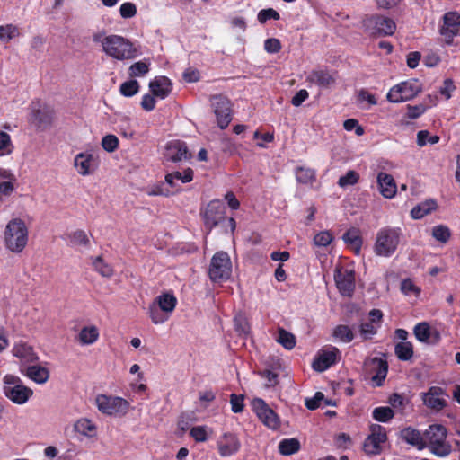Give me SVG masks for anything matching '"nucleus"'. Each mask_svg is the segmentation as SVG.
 I'll return each instance as SVG.
<instances>
[{
	"label": "nucleus",
	"instance_id": "4d7b16f0",
	"mask_svg": "<svg viewBox=\"0 0 460 460\" xmlns=\"http://www.w3.org/2000/svg\"><path fill=\"white\" fill-rule=\"evenodd\" d=\"M118 146L119 139L114 135H106L102 140V148L109 153L115 151L118 148Z\"/></svg>",
	"mask_w": 460,
	"mask_h": 460
},
{
	"label": "nucleus",
	"instance_id": "bf43d9fd",
	"mask_svg": "<svg viewBox=\"0 0 460 460\" xmlns=\"http://www.w3.org/2000/svg\"><path fill=\"white\" fill-rule=\"evenodd\" d=\"M190 434L197 442H205L208 439L207 428L204 426L193 427Z\"/></svg>",
	"mask_w": 460,
	"mask_h": 460
},
{
	"label": "nucleus",
	"instance_id": "3c124183",
	"mask_svg": "<svg viewBox=\"0 0 460 460\" xmlns=\"http://www.w3.org/2000/svg\"><path fill=\"white\" fill-rule=\"evenodd\" d=\"M439 141L438 136H430L427 130H420L417 134V144L420 146H424L427 144H437Z\"/></svg>",
	"mask_w": 460,
	"mask_h": 460
},
{
	"label": "nucleus",
	"instance_id": "6e6552de",
	"mask_svg": "<svg viewBox=\"0 0 460 460\" xmlns=\"http://www.w3.org/2000/svg\"><path fill=\"white\" fill-rule=\"evenodd\" d=\"M422 91V84L418 79H409L393 86L388 93L390 102L399 103L413 99Z\"/></svg>",
	"mask_w": 460,
	"mask_h": 460
},
{
	"label": "nucleus",
	"instance_id": "5701e85b",
	"mask_svg": "<svg viewBox=\"0 0 460 460\" xmlns=\"http://www.w3.org/2000/svg\"><path fill=\"white\" fill-rule=\"evenodd\" d=\"M164 155L168 160L172 162H180L190 157V154L185 143L179 140L171 141L167 144Z\"/></svg>",
	"mask_w": 460,
	"mask_h": 460
},
{
	"label": "nucleus",
	"instance_id": "20e7f679",
	"mask_svg": "<svg viewBox=\"0 0 460 460\" xmlns=\"http://www.w3.org/2000/svg\"><path fill=\"white\" fill-rule=\"evenodd\" d=\"M447 429L440 424L430 425L424 432L429 450L438 457H446L452 451V446L447 440Z\"/></svg>",
	"mask_w": 460,
	"mask_h": 460
},
{
	"label": "nucleus",
	"instance_id": "338daca9",
	"mask_svg": "<svg viewBox=\"0 0 460 460\" xmlns=\"http://www.w3.org/2000/svg\"><path fill=\"white\" fill-rule=\"evenodd\" d=\"M401 289L405 295H419L420 291L411 279H404L402 282Z\"/></svg>",
	"mask_w": 460,
	"mask_h": 460
},
{
	"label": "nucleus",
	"instance_id": "a211bd4d",
	"mask_svg": "<svg viewBox=\"0 0 460 460\" xmlns=\"http://www.w3.org/2000/svg\"><path fill=\"white\" fill-rule=\"evenodd\" d=\"M212 105L217 117V125L221 128H226L232 119L229 100L222 96H215Z\"/></svg>",
	"mask_w": 460,
	"mask_h": 460
},
{
	"label": "nucleus",
	"instance_id": "6ab92c4d",
	"mask_svg": "<svg viewBox=\"0 0 460 460\" xmlns=\"http://www.w3.org/2000/svg\"><path fill=\"white\" fill-rule=\"evenodd\" d=\"M217 446L219 455L223 457H228L240 450L241 442L235 434L226 432L218 438Z\"/></svg>",
	"mask_w": 460,
	"mask_h": 460
},
{
	"label": "nucleus",
	"instance_id": "09e8293b",
	"mask_svg": "<svg viewBox=\"0 0 460 460\" xmlns=\"http://www.w3.org/2000/svg\"><path fill=\"white\" fill-rule=\"evenodd\" d=\"M432 236L437 241H439V242L445 243L449 240V238L451 236V232L447 226L439 225V226H436L433 227Z\"/></svg>",
	"mask_w": 460,
	"mask_h": 460
},
{
	"label": "nucleus",
	"instance_id": "e2e57ef3",
	"mask_svg": "<svg viewBox=\"0 0 460 460\" xmlns=\"http://www.w3.org/2000/svg\"><path fill=\"white\" fill-rule=\"evenodd\" d=\"M231 409L234 412L239 413L243 410V396L237 394H231L230 397Z\"/></svg>",
	"mask_w": 460,
	"mask_h": 460
},
{
	"label": "nucleus",
	"instance_id": "2eb2a0df",
	"mask_svg": "<svg viewBox=\"0 0 460 460\" xmlns=\"http://www.w3.org/2000/svg\"><path fill=\"white\" fill-rule=\"evenodd\" d=\"M364 25L370 33L378 36L392 35L396 29L394 22L384 16L369 17L365 20Z\"/></svg>",
	"mask_w": 460,
	"mask_h": 460
},
{
	"label": "nucleus",
	"instance_id": "de8ad7c7",
	"mask_svg": "<svg viewBox=\"0 0 460 460\" xmlns=\"http://www.w3.org/2000/svg\"><path fill=\"white\" fill-rule=\"evenodd\" d=\"M139 91V84L136 80H129L121 84L119 87L120 93L125 97H131Z\"/></svg>",
	"mask_w": 460,
	"mask_h": 460
},
{
	"label": "nucleus",
	"instance_id": "9d476101",
	"mask_svg": "<svg viewBox=\"0 0 460 460\" xmlns=\"http://www.w3.org/2000/svg\"><path fill=\"white\" fill-rule=\"evenodd\" d=\"M232 273V263L228 254L225 252H217L210 263L209 277L213 281H221L229 279Z\"/></svg>",
	"mask_w": 460,
	"mask_h": 460
},
{
	"label": "nucleus",
	"instance_id": "a19ab883",
	"mask_svg": "<svg viewBox=\"0 0 460 460\" xmlns=\"http://www.w3.org/2000/svg\"><path fill=\"white\" fill-rule=\"evenodd\" d=\"M332 335L335 339L348 343L354 339L352 330L348 325H338L334 328Z\"/></svg>",
	"mask_w": 460,
	"mask_h": 460
},
{
	"label": "nucleus",
	"instance_id": "412c9836",
	"mask_svg": "<svg viewBox=\"0 0 460 460\" xmlns=\"http://www.w3.org/2000/svg\"><path fill=\"white\" fill-rule=\"evenodd\" d=\"M421 396L424 404L432 410L439 411L446 406L445 392L441 387L432 386Z\"/></svg>",
	"mask_w": 460,
	"mask_h": 460
},
{
	"label": "nucleus",
	"instance_id": "bb28decb",
	"mask_svg": "<svg viewBox=\"0 0 460 460\" xmlns=\"http://www.w3.org/2000/svg\"><path fill=\"white\" fill-rule=\"evenodd\" d=\"M152 94L159 99L166 98L172 92V83L165 76H156L149 83Z\"/></svg>",
	"mask_w": 460,
	"mask_h": 460
},
{
	"label": "nucleus",
	"instance_id": "58836bf2",
	"mask_svg": "<svg viewBox=\"0 0 460 460\" xmlns=\"http://www.w3.org/2000/svg\"><path fill=\"white\" fill-rule=\"evenodd\" d=\"M394 352L399 359L403 361L409 360L413 355L412 344L408 341H401L395 345Z\"/></svg>",
	"mask_w": 460,
	"mask_h": 460
},
{
	"label": "nucleus",
	"instance_id": "5fc2aeb1",
	"mask_svg": "<svg viewBox=\"0 0 460 460\" xmlns=\"http://www.w3.org/2000/svg\"><path fill=\"white\" fill-rule=\"evenodd\" d=\"M119 14L123 19H130L137 14V6L131 2H125L119 7Z\"/></svg>",
	"mask_w": 460,
	"mask_h": 460
},
{
	"label": "nucleus",
	"instance_id": "ddd939ff",
	"mask_svg": "<svg viewBox=\"0 0 460 460\" xmlns=\"http://www.w3.org/2000/svg\"><path fill=\"white\" fill-rule=\"evenodd\" d=\"M252 405L257 417L266 427L273 430L279 428L280 420L278 414L262 399H254Z\"/></svg>",
	"mask_w": 460,
	"mask_h": 460
},
{
	"label": "nucleus",
	"instance_id": "e433bc0d",
	"mask_svg": "<svg viewBox=\"0 0 460 460\" xmlns=\"http://www.w3.org/2000/svg\"><path fill=\"white\" fill-rule=\"evenodd\" d=\"M300 448V442L296 438H285L279 444V451L283 456H290Z\"/></svg>",
	"mask_w": 460,
	"mask_h": 460
},
{
	"label": "nucleus",
	"instance_id": "72a5a7b5",
	"mask_svg": "<svg viewBox=\"0 0 460 460\" xmlns=\"http://www.w3.org/2000/svg\"><path fill=\"white\" fill-rule=\"evenodd\" d=\"M401 438L406 443L417 447L419 448L423 446L424 436L422 437L420 431L417 429L408 427L401 431Z\"/></svg>",
	"mask_w": 460,
	"mask_h": 460
},
{
	"label": "nucleus",
	"instance_id": "052dcab7",
	"mask_svg": "<svg viewBox=\"0 0 460 460\" xmlns=\"http://www.w3.org/2000/svg\"><path fill=\"white\" fill-rule=\"evenodd\" d=\"M270 19L279 20V13L271 8L264 9V10H261L259 12L258 21L261 23H264Z\"/></svg>",
	"mask_w": 460,
	"mask_h": 460
},
{
	"label": "nucleus",
	"instance_id": "13d9d810",
	"mask_svg": "<svg viewBox=\"0 0 460 460\" xmlns=\"http://www.w3.org/2000/svg\"><path fill=\"white\" fill-rule=\"evenodd\" d=\"M378 326L373 323H363L360 324L359 332L364 340L371 339L376 333Z\"/></svg>",
	"mask_w": 460,
	"mask_h": 460
},
{
	"label": "nucleus",
	"instance_id": "7ed1b4c3",
	"mask_svg": "<svg viewBox=\"0 0 460 460\" xmlns=\"http://www.w3.org/2000/svg\"><path fill=\"white\" fill-rule=\"evenodd\" d=\"M402 238L400 227L385 226L376 233L373 252L378 257L389 258L393 256Z\"/></svg>",
	"mask_w": 460,
	"mask_h": 460
},
{
	"label": "nucleus",
	"instance_id": "680f3d73",
	"mask_svg": "<svg viewBox=\"0 0 460 460\" xmlns=\"http://www.w3.org/2000/svg\"><path fill=\"white\" fill-rule=\"evenodd\" d=\"M427 108L428 107L425 104H419L415 106L408 105L407 116L412 119H417L426 111Z\"/></svg>",
	"mask_w": 460,
	"mask_h": 460
},
{
	"label": "nucleus",
	"instance_id": "0eeeda50",
	"mask_svg": "<svg viewBox=\"0 0 460 460\" xmlns=\"http://www.w3.org/2000/svg\"><path fill=\"white\" fill-rule=\"evenodd\" d=\"M4 394L13 402L21 405L28 402L33 392L18 376L6 375L4 377Z\"/></svg>",
	"mask_w": 460,
	"mask_h": 460
},
{
	"label": "nucleus",
	"instance_id": "423d86ee",
	"mask_svg": "<svg viewBox=\"0 0 460 460\" xmlns=\"http://www.w3.org/2000/svg\"><path fill=\"white\" fill-rule=\"evenodd\" d=\"M97 409L105 415L122 417L130 410V402L119 396L99 394L95 398Z\"/></svg>",
	"mask_w": 460,
	"mask_h": 460
},
{
	"label": "nucleus",
	"instance_id": "ea45409f",
	"mask_svg": "<svg viewBox=\"0 0 460 460\" xmlns=\"http://www.w3.org/2000/svg\"><path fill=\"white\" fill-rule=\"evenodd\" d=\"M20 31L16 25L5 24L0 26V41L7 43L11 40L19 37Z\"/></svg>",
	"mask_w": 460,
	"mask_h": 460
},
{
	"label": "nucleus",
	"instance_id": "49530a36",
	"mask_svg": "<svg viewBox=\"0 0 460 460\" xmlns=\"http://www.w3.org/2000/svg\"><path fill=\"white\" fill-rule=\"evenodd\" d=\"M93 266L102 276L110 278L113 275L112 268L106 263L101 257H96L93 261Z\"/></svg>",
	"mask_w": 460,
	"mask_h": 460
},
{
	"label": "nucleus",
	"instance_id": "2f4dec72",
	"mask_svg": "<svg viewBox=\"0 0 460 460\" xmlns=\"http://www.w3.org/2000/svg\"><path fill=\"white\" fill-rule=\"evenodd\" d=\"M306 80L320 87H329L335 82L334 76L327 71L318 70L313 71L308 75Z\"/></svg>",
	"mask_w": 460,
	"mask_h": 460
},
{
	"label": "nucleus",
	"instance_id": "c85d7f7f",
	"mask_svg": "<svg viewBox=\"0 0 460 460\" xmlns=\"http://www.w3.org/2000/svg\"><path fill=\"white\" fill-rule=\"evenodd\" d=\"M75 433L87 438H93L97 436V426L87 418L78 419L73 425Z\"/></svg>",
	"mask_w": 460,
	"mask_h": 460
},
{
	"label": "nucleus",
	"instance_id": "69168bd1",
	"mask_svg": "<svg viewBox=\"0 0 460 460\" xmlns=\"http://www.w3.org/2000/svg\"><path fill=\"white\" fill-rule=\"evenodd\" d=\"M324 399V395L321 392L315 393L314 396L305 400V406L309 410H315L320 406L321 402Z\"/></svg>",
	"mask_w": 460,
	"mask_h": 460
},
{
	"label": "nucleus",
	"instance_id": "c756f323",
	"mask_svg": "<svg viewBox=\"0 0 460 460\" xmlns=\"http://www.w3.org/2000/svg\"><path fill=\"white\" fill-rule=\"evenodd\" d=\"M21 372L39 385L47 383L49 378V369L40 365L30 366L25 369H21Z\"/></svg>",
	"mask_w": 460,
	"mask_h": 460
},
{
	"label": "nucleus",
	"instance_id": "0e129e2a",
	"mask_svg": "<svg viewBox=\"0 0 460 460\" xmlns=\"http://www.w3.org/2000/svg\"><path fill=\"white\" fill-rule=\"evenodd\" d=\"M343 127L347 131H351L355 129V133L357 136H362L364 134V128L358 125L357 119H349L344 121Z\"/></svg>",
	"mask_w": 460,
	"mask_h": 460
},
{
	"label": "nucleus",
	"instance_id": "9b49d317",
	"mask_svg": "<svg viewBox=\"0 0 460 460\" xmlns=\"http://www.w3.org/2000/svg\"><path fill=\"white\" fill-rule=\"evenodd\" d=\"M387 440L385 428L379 424L370 426V433L364 441L363 448L367 455H377Z\"/></svg>",
	"mask_w": 460,
	"mask_h": 460
},
{
	"label": "nucleus",
	"instance_id": "37998d69",
	"mask_svg": "<svg viewBox=\"0 0 460 460\" xmlns=\"http://www.w3.org/2000/svg\"><path fill=\"white\" fill-rule=\"evenodd\" d=\"M333 240V235L330 231H320L314 234L313 243L319 248L327 247Z\"/></svg>",
	"mask_w": 460,
	"mask_h": 460
},
{
	"label": "nucleus",
	"instance_id": "6e6d98bb",
	"mask_svg": "<svg viewBox=\"0 0 460 460\" xmlns=\"http://www.w3.org/2000/svg\"><path fill=\"white\" fill-rule=\"evenodd\" d=\"M234 321L235 330L238 332H240L241 334H244V335L249 333L250 326H249L247 319L245 318L244 315H243L242 314H238L235 315Z\"/></svg>",
	"mask_w": 460,
	"mask_h": 460
},
{
	"label": "nucleus",
	"instance_id": "f03ea898",
	"mask_svg": "<svg viewBox=\"0 0 460 460\" xmlns=\"http://www.w3.org/2000/svg\"><path fill=\"white\" fill-rule=\"evenodd\" d=\"M28 240L29 228L22 219L15 217L6 224L3 232V242L6 250L20 253L27 246Z\"/></svg>",
	"mask_w": 460,
	"mask_h": 460
},
{
	"label": "nucleus",
	"instance_id": "1a4fd4ad",
	"mask_svg": "<svg viewBox=\"0 0 460 460\" xmlns=\"http://www.w3.org/2000/svg\"><path fill=\"white\" fill-rule=\"evenodd\" d=\"M193 178V171L190 168L184 171L183 173L180 172H174L172 173H168L165 176V182L171 186L172 190L164 187V185H155L149 188L146 190L147 195L149 196H164L168 197L170 195L174 194L176 191L180 190L178 185V181L181 183H187L192 181Z\"/></svg>",
	"mask_w": 460,
	"mask_h": 460
},
{
	"label": "nucleus",
	"instance_id": "4be33fe9",
	"mask_svg": "<svg viewBox=\"0 0 460 460\" xmlns=\"http://www.w3.org/2000/svg\"><path fill=\"white\" fill-rule=\"evenodd\" d=\"M413 332L416 339L421 342L435 344L438 343L441 338L439 332L437 329L430 327V325L426 322H422L415 325Z\"/></svg>",
	"mask_w": 460,
	"mask_h": 460
},
{
	"label": "nucleus",
	"instance_id": "b1692460",
	"mask_svg": "<svg viewBox=\"0 0 460 460\" xmlns=\"http://www.w3.org/2000/svg\"><path fill=\"white\" fill-rule=\"evenodd\" d=\"M12 353L15 358L20 359L22 365L33 363L39 359V357L33 348L22 341H19L14 343Z\"/></svg>",
	"mask_w": 460,
	"mask_h": 460
},
{
	"label": "nucleus",
	"instance_id": "a18cd8bd",
	"mask_svg": "<svg viewBox=\"0 0 460 460\" xmlns=\"http://www.w3.org/2000/svg\"><path fill=\"white\" fill-rule=\"evenodd\" d=\"M277 341L287 349H292L296 345L295 336L283 329L279 331Z\"/></svg>",
	"mask_w": 460,
	"mask_h": 460
},
{
	"label": "nucleus",
	"instance_id": "c9c22d12",
	"mask_svg": "<svg viewBox=\"0 0 460 460\" xmlns=\"http://www.w3.org/2000/svg\"><path fill=\"white\" fill-rule=\"evenodd\" d=\"M437 208V202L434 199H427L415 206L411 215L414 219H420Z\"/></svg>",
	"mask_w": 460,
	"mask_h": 460
},
{
	"label": "nucleus",
	"instance_id": "dca6fc26",
	"mask_svg": "<svg viewBox=\"0 0 460 460\" xmlns=\"http://www.w3.org/2000/svg\"><path fill=\"white\" fill-rule=\"evenodd\" d=\"M440 34L447 43H451L454 37L460 34V14L456 12H448L443 17V25Z\"/></svg>",
	"mask_w": 460,
	"mask_h": 460
},
{
	"label": "nucleus",
	"instance_id": "79ce46f5",
	"mask_svg": "<svg viewBox=\"0 0 460 460\" xmlns=\"http://www.w3.org/2000/svg\"><path fill=\"white\" fill-rule=\"evenodd\" d=\"M372 416L379 422H387L394 418V412L390 407L382 406L375 408Z\"/></svg>",
	"mask_w": 460,
	"mask_h": 460
},
{
	"label": "nucleus",
	"instance_id": "f257e3e1",
	"mask_svg": "<svg viewBox=\"0 0 460 460\" xmlns=\"http://www.w3.org/2000/svg\"><path fill=\"white\" fill-rule=\"evenodd\" d=\"M94 41L101 42L102 51L116 60L134 59L138 56L133 43L120 35L111 34L104 37L96 35L94 36Z\"/></svg>",
	"mask_w": 460,
	"mask_h": 460
},
{
	"label": "nucleus",
	"instance_id": "864d4df0",
	"mask_svg": "<svg viewBox=\"0 0 460 460\" xmlns=\"http://www.w3.org/2000/svg\"><path fill=\"white\" fill-rule=\"evenodd\" d=\"M70 243L73 245H82L85 246L89 243L88 236L84 230H76L73 232L70 235Z\"/></svg>",
	"mask_w": 460,
	"mask_h": 460
},
{
	"label": "nucleus",
	"instance_id": "a878e982",
	"mask_svg": "<svg viewBox=\"0 0 460 460\" xmlns=\"http://www.w3.org/2000/svg\"><path fill=\"white\" fill-rule=\"evenodd\" d=\"M376 182L380 194L385 199H392L397 192V186L394 177L384 172L376 176Z\"/></svg>",
	"mask_w": 460,
	"mask_h": 460
},
{
	"label": "nucleus",
	"instance_id": "4c0bfd02",
	"mask_svg": "<svg viewBox=\"0 0 460 460\" xmlns=\"http://www.w3.org/2000/svg\"><path fill=\"white\" fill-rule=\"evenodd\" d=\"M150 65V62L146 59L135 62L128 67V75L130 77H143L149 72Z\"/></svg>",
	"mask_w": 460,
	"mask_h": 460
},
{
	"label": "nucleus",
	"instance_id": "393cba45",
	"mask_svg": "<svg viewBox=\"0 0 460 460\" xmlns=\"http://www.w3.org/2000/svg\"><path fill=\"white\" fill-rule=\"evenodd\" d=\"M52 119V110L44 106L33 108L30 121L38 129H45L51 124Z\"/></svg>",
	"mask_w": 460,
	"mask_h": 460
},
{
	"label": "nucleus",
	"instance_id": "cd10ccee",
	"mask_svg": "<svg viewBox=\"0 0 460 460\" xmlns=\"http://www.w3.org/2000/svg\"><path fill=\"white\" fill-rule=\"evenodd\" d=\"M369 367H371V370L376 372L371 377L372 382L376 386L382 385L383 381L386 377L388 370L386 361L378 358H374L369 361Z\"/></svg>",
	"mask_w": 460,
	"mask_h": 460
},
{
	"label": "nucleus",
	"instance_id": "f704fd0d",
	"mask_svg": "<svg viewBox=\"0 0 460 460\" xmlns=\"http://www.w3.org/2000/svg\"><path fill=\"white\" fill-rule=\"evenodd\" d=\"M99 330L96 326H84L78 334V341L82 345H92L99 339Z\"/></svg>",
	"mask_w": 460,
	"mask_h": 460
},
{
	"label": "nucleus",
	"instance_id": "603ef678",
	"mask_svg": "<svg viewBox=\"0 0 460 460\" xmlns=\"http://www.w3.org/2000/svg\"><path fill=\"white\" fill-rule=\"evenodd\" d=\"M13 148V146L9 134L0 131V156L11 154Z\"/></svg>",
	"mask_w": 460,
	"mask_h": 460
},
{
	"label": "nucleus",
	"instance_id": "f3484780",
	"mask_svg": "<svg viewBox=\"0 0 460 460\" xmlns=\"http://www.w3.org/2000/svg\"><path fill=\"white\" fill-rule=\"evenodd\" d=\"M340 354V350L332 346L320 350L313 362V368L319 372L325 371L337 363Z\"/></svg>",
	"mask_w": 460,
	"mask_h": 460
},
{
	"label": "nucleus",
	"instance_id": "8fccbe9b",
	"mask_svg": "<svg viewBox=\"0 0 460 460\" xmlns=\"http://www.w3.org/2000/svg\"><path fill=\"white\" fill-rule=\"evenodd\" d=\"M359 180V174L353 170L347 172V173L343 176H341L338 181V185L341 188H346L348 186H351L356 184Z\"/></svg>",
	"mask_w": 460,
	"mask_h": 460
},
{
	"label": "nucleus",
	"instance_id": "473e14b6",
	"mask_svg": "<svg viewBox=\"0 0 460 460\" xmlns=\"http://www.w3.org/2000/svg\"><path fill=\"white\" fill-rule=\"evenodd\" d=\"M342 239L356 254L360 253L362 239L358 229L354 227L349 229L343 234Z\"/></svg>",
	"mask_w": 460,
	"mask_h": 460
},
{
	"label": "nucleus",
	"instance_id": "4468645a",
	"mask_svg": "<svg viewBox=\"0 0 460 460\" xmlns=\"http://www.w3.org/2000/svg\"><path fill=\"white\" fill-rule=\"evenodd\" d=\"M334 279L340 293L350 296L355 289V272L349 267H338L335 270Z\"/></svg>",
	"mask_w": 460,
	"mask_h": 460
},
{
	"label": "nucleus",
	"instance_id": "39448f33",
	"mask_svg": "<svg viewBox=\"0 0 460 460\" xmlns=\"http://www.w3.org/2000/svg\"><path fill=\"white\" fill-rule=\"evenodd\" d=\"M177 305L176 297L170 293L158 296L148 307V314L154 324L165 323Z\"/></svg>",
	"mask_w": 460,
	"mask_h": 460
},
{
	"label": "nucleus",
	"instance_id": "f8f14e48",
	"mask_svg": "<svg viewBox=\"0 0 460 460\" xmlns=\"http://www.w3.org/2000/svg\"><path fill=\"white\" fill-rule=\"evenodd\" d=\"M74 168L81 176L93 174L99 166V156L93 151L87 150L78 153L74 157Z\"/></svg>",
	"mask_w": 460,
	"mask_h": 460
},
{
	"label": "nucleus",
	"instance_id": "aec40b11",
	"mask_svg": "<svg viewBox=\"0 0 460 460\" xmlns=\"http://www.w3.org/2000/svg\"><path fill=\"white\" fill-rule=\"evenodd\" d=\"M225 215V208L218 200L211 201L205 212L204 220L206 226L210 230L216 226L223 218Z\"/></svg>",
	"mask_w": 460,
	"mask_h": 460
},
{
	"label": "nucleus",
	"instance_id": "7c9ffc66",
	"mask_svg": "<svg viewBox=\"0 0 460 460\" xmlns=\"http://www.w3.org/2000/svg\"><path fill=\"white\" fill-rule=\"evenodd\" d=\"M15 181L16 177L10 170L0 168V199L13 192Z\"/></svg>",
	"mask_w": 460,
	"mask_h": 460
},
{
	"label": "nucleus",
	"instance_id": "c03bdc74",
	"mask_svg": "<svg viewBox=\"0 0 460 460\" xmlns=\"http://www.w3.org/2000/svg\"><path fill=\"white\" fill-rule=\"evenodd\" d=\"M296 177L298 182L308 184L315 180V173L310 168L299 167L296 172Z\"/></svg>",
	"mask_w": 460,
	"mask_h": 460
},
{
	"label": "nucleus",
	"instance_id": "774afa93",
	"mask_svg": "<svg viewBox=\"0 0 460 460\" xmlns=\"http://www.w3.org/2000/svg\"><path fill=\"white\" fill-rule=\"evenodd\" d=\"M281 45L278 39H268L264 42V49L269 53H277L280 50Z\"/></svg>",
	"mask_w": 460,
	"mask_h": 460
}]
</instances>
